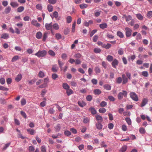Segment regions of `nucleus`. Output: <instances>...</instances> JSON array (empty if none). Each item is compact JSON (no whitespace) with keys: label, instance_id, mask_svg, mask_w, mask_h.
<instances>
[{"label":"nucleus","instance_id":"1","mask_svg":"<svg viewBox=\"0 0 152 152\" xmlns=\"http://www.w3.org/2000/svg\"><path fill=\"white\" fill-rule=\"evenodd\" d=\"M127 92L123 90L122 92H119L118 95V99L121 100L122 99L123 96L126 97L127 96Z\"/></svg>","mask_w":152,"mask_h":152},{"label":"nucleus","instance_id":"2","mask_svg":"<svg viewBox=\"0 0 152 152\" xmlns=\"http://www.w3.org/2000/svg\"><path fill=\"white\" fill-rule=\"evenodd\" d=\"M47 53V51L45 50H39L38 52L36 53L35 55L39 58L44 56Z\"/></svg>","mask_w":152,"mask_h":152},{"label":"nucleus","instance_id":"3","mask_svg":"<svg viewBox=\"0 0 152 152\" xmlns=\"http://www.w3.org/2000/svg\"><path fill=\"white\" fill-rule=\"evenodd\" d=\"M130 97L134 101H137L138 100V98L136 94L133 92H130Z\"/></svg>","mask_w":152,"mask_h":152},{"label":"nucleus","instance_id":"4","mask_svg":"<svg viewBox=\"0 0 152 152\" xmlns=\"http://www.w3.org/2000/svg\"><path fill=\"white\" fill-rule=\"evenodd\" d=\"M125 29L126 31V35L127 37H130L132 34V30L129 28L126 27L125 28Z\"/></svg>","mask_w":152,"mask_h":152},{"label":"nucleus","instance_id":"5","mask_svg":"<svg viewBox=\"0 0 152 152\" xmlns=\"http://www.w3.org/2000/svg\"><path fill=\"white\" fill-rule=\"evenodd\" d=\"M45 27L46 29L48 30H51V31L52 33H53V32L52 29V23H46L45 25Z\"/></svg>","mask_w":152,"mask_h":152},{"label":"nucleus","instance_id":"6","mask_svg":"<svg viewBox=\"0 0 152 152\" xmlns=\"http://www.w3.org/2000/svg\"><path fill=\"white\" fill-rule=\"evenodd\" d=\"M118 64V62L116 59H114L112 62V66L114 68H116V66Z\"/></svg>","mask_w":152,"mask_h":152},{"label":"nucleus","instance_id":"7","mask_svg":"<svg viewBox=\"0 0 152 152\" xmlns=\"http://www.w3.org/2000/svg\"><path fill=\"white\" fill-rule=\"evenodd\" d=\"M58 69V67H57L56 64L54 65H52V67L51 69L52 71L54 72H57Z\"/></svg>","mask_w":152,"mask_h":152},{"label":"nucleus","instance_id":"8","mask_svg":"<svg viewBox=\"0 0 152 152\" xmlns=\"http://www.w3.org/2000/svg\"><path fill=\"white\" fill-rule=\"evenodd\" d=\"M122 18H126V22L128 21L131 20L132 19V17L130 15L126 16V15H124L122 17Z\"/></svg>","mask_w":152,"mask_h":152},{"label":"nucleus","instance_id":"9","mask_svg":"<svg viewBox=\"0 0 152 152\" xmlns=\"http://www.w3.org/2000/svg\"><path fill=\"white\" fill-rule=\"evenodd\" d=\"M31 23L33 25L37 27H39L40 26V24L37 23V21L36 20H32L31 22Z\"/></svg>","mask_w":152,"mask_h":152},{"label":"nucleus","instance_id":"10","mask_svg":"<svg viewBox=\"0 0 152 152\" xmlns=\"http://www.w3.org/2000/svg\"><path fill=\"white\" fill-rule=\"evenodd\" d=\"M11 8L10 6H8L4 10V13L6 14H8L9 13L11 10Z\"/></svg>","mask_w":152,"mask_h":152},{"label":"nucleus","instance_id":"11","mask_svg":"<svg viewBox=\"0 0 152 152\" xmlns=\"http://www.w3.org/2000/svg\"><path fill=\"white\" fill-rule=\"evenodd\" d=\"M148 102V100L147 99H143L142 100L141 107H142L145 106V105Z\"/></svg>","mask_w":152,"mask_h":152},{"label":"nucleus","instance_id":"12","mask_svg":"<svg viewBox=\"0 0 152 152\" xmlns=\"http://www.w3.org/2000/svg\"><path fill=\"white\" fill-rule=\"evenodd\" d=\"M77 103L79 106L81 107H83L86 105V103L84 101H78Z\"/></svg>","mask_w":152,"mask_h":152},{"label":"nucleus","instance_id":"13","mask_svg":"<svg viewBox=\"0 0 152 152\" xmlns=\"http://www.w3.org/2000/svg\"><path fill=\"white\" fill-rule=\"evenodd\" d=\"M96 126L97 129H101L102 128V125L101 123L98 122L96 124Z\"/></svg>","mask_w":152,"mask_h":152},{"label":"nucleus","instance_id":"14","mask_svg":"<svg viewBox=\"0 0 152 152\" xmlns=\"http://www.w3.org/2000/svg\"><path fill=\"white\" fill-rule=\"evenodd\" d=\"M59 26L58 24L57 23H55L52 24V28H53L56 30H58L59 29Z\"/></svg>","mask_w":152,"mask_h":152},{"label":"nucleus","instance_id":"15","mask_svg":"<svg viewBox=\"0 0 152 152\" xmlns=\"http://www.w3.org/2000/svg\"><path fill=\"white\" fill-rule=\"evenodd\" d=\"M22 76L21 74H18L15 78V80L17 82H19L21 79Z\"/></svg>","mask_w":152,"mask_h":152},{"label":"nucleus","instance_id":"16","mask_svg":"<svg viewBox=\"0 0 152 152\" xmlns=\"http://www.w3.org/2000/svg\"><path fill=\"white\" fill-rule=\"evenodd\" d=\"M9 37V35L8 34L4 33L1 37V38L4 39H8Z\"/></svg>","mask_w":152,"mask_h":152},{"label":"nucleus","instance_id":"17","mask_svg":"<svg viewBox=\"0 0 152 152\" xmlns=\"http://www.w3.org/2000/svg\"><path fill=\"white\" fill-rule=\"evenodd\" d=\"M104 87L107 90L110 91L111 89V86L109 84H105L104 86Z\"/></svg>","mask_w":152,"mask_h":152},{"label":"nucleus","instance_id":"18","mask_svg":"<svg viewBox=\"0 0 152 152\" xmlns=\"http://www.w3.org/2000/svg\"><path fill=\"white\" fill-rule=\"evenodd\" d=\"M10 5L13 7H16L18 6V4L16 2H12L10 3Z\"/></svg>","mask_w":152,"mask_h":152},{"label":"nucleus","instance_id":"19","mask_svg":"<svg viewBox=\"0 0 152 152\" xmlns=\"http://www.w3.org/2000/svg\"><path fill=\"white\" fill-rule=\"evenodd\" d=\"M107 25L105 23H104L101 24H100L99 25V27L102 29L106 28L107 27Z\"/></svg>","mask_w":152,"mask_h":152},{"label":"nucleus","instance_id":"20","mask_svg":"<svg viewBox=\"0 0 152 152\" xmlns=\"http://www.w3.org/2000/svg\"><path fill=\"white\" fill-rule=\"evenodd\" d=\"M94 93L95 95H99L101 93V91L99 89H95L94 91Z\"/></svg>","mask_w":152,"mask_h":152},{"label":"nucleus","instance_id":"21","mask_svg":"<svg viewBox=\"0 0 152 152\" xmlns=\"http://www.w3.org/2000/svg\"><path fill=\"white\" fill-rule=\"evenodd\" d=\"M93 23V21L92 20H90L88 22H85L84 23V25L85 26L88 27L90 24H91Z\"/></svg>","mask_w":152,"mask_h":152},{"label":"nucleus","instance_id":"22","mask_svg":"<svg viewBox=\"0 0 152 152\" xmlns=\"http://www.w3.org/2000/svg\"><path fill=\"white\" fill-rule=\"evenodd\" d=\"M107 59L108 61L111 62L113 60V57L111 55H108L107 57Z\"/></svg>","mask_w":152,"mask_h":152},{"label":"nucleus","instance_id":"23","mask_svg":"<svg viewBox=\"0 0 152 152\" xmlns=\"http://www.w3.org/2000/svg\"><path fill=\"white\" fill-rule=\"evenodd\" d=\"M63 88L66 90L69 88L70 87L69 85L66 83H64L63 84Z\"/></svg>","mask_w":152,"mask_h":152},{"label":"nucleus","instance_id":"24","mask_svg":"<svg viewBox=\"0 0 152 152\" xmlns=\"http://www.w3.org/2000/svg\"><path fill=\"white\" fill-rule=\"evenodd\" d=\"M47 9L49 12H52L53 11V7L52 5L48 4L47 6Z\"/></svg>","mask_w":152,"mask_h":152},{"label":"nucleus","instance_id":"25","mask_svg":"<svg viewBox=\"0 0 152 152\" xmlns=\"http://www.w3.org/2000/svg\"><path fill=\"white\" fill-rule=\"evenodd\" d=\"M42 33L40 31L37 32L36 34V37L37 39H40L42 36Z\"/></svg>","mask_w":152,"mask_h":152},{"label":"nucleus","instance_id":"26","mask_svg":"<svg viewBox=\"0 0 152 152\" xmlns=\"http://www.w3.org/2000/svg\"><path fill=\"white\" fill-rule=\"evenodd\" d=\"M127 149V147L126 145H124L122 146L120 149V152H125Z\"/></svg>","mask_w":152,"mask_h":152},{"label":"nucleus","instance_id":"27","mask_svg":"<svg viewBox=\"0 0 152 152\" xmlns=\"http://www.w3.org/2000/svg\"><path fill=\"white\" fill-rule=\"evenodd\" d=\"M66 93L68 96H69L73 93V91L72 89L69 88L66 90Z\"/></svg>","mask_w":152,"mask_h":152},{"label":"nucleus","instance_id":"28","mask_svg":"<svg viewBox=\"0 0 152 152\" xmlns=\"http://www.w3.org/2000/svg\"><path fill=\"white\" fill-rule=\"evenodd\" d=\"M89 110L91 112L92 114L93 115H94L96 113V111L94 108H90L89 109Z\"/></svg>","mask_w":152,"mask_h":152},{"label":"nucleus","instance_id":"29","mask_svg":"<svg viewBox=\"0 0 152 152\" xmlns=\"http://www.w3.org/2000/svg\"><path fill=\"white\" fill-rule=\"evenodd\" d=\"M55 128L56 132H59L61 129L60 125L59 124H57V125L55 127Z\"/></svg>","mask_w":152,"mask_h":152},{"label":"nucleus","instance_id":"30","mask_svg":"<svg viewBox=\"0 0 152 152\" xmlns=\"http://www.w3.org/2000/svg\"><path fill=\"white\" fill-rule=\"evenodd\" d=\"M27 131L28 132H29V133L32 135H34L35 132L32 129H27Z\"/></svg>","mask_w":152,"mask_h":152},{"label":"nucleus","instance_id":"31","mask_svg":"<svg viewBox=\"0 0 152 152\" xmlns=\"http://www.w3.org/2000/svg\"><path fill=\"white\" fill-rule=\"evenodd\" d=\"M48 32H45L43 35L42 40L43 41H45L46 39L48 37Z\"/></svg>","mask_w":152,"mask_h":152},{"label":"nucleus","instance_id":"32","mask_svg":"<svg viewBox=\"0 0 152 152\" xmlns=\"http://www.w3.org/2000/svg\"><path fill=\"white\" fill-rule=\"evenodd\" d=\"M117 35L119 37L121 38H123L124 37V35L123 33L120 31H118L117 33Z\"/></svg>","mask_w":152,"mask_h":152},{"label":"nucleus","instance_id":"33","mask_svg":"<svg viewBox=\"0 0 152 152\" xmlns=\"http://www.w3.org/2000/svg\"><path fill=\"white\" fill-rule=\"evenodd\" d=\"M58 63L59 65V66L61 69V70H62V66L64 64V63L61 61L58 60Z\"/></svg>","mask_w":152,"mask_h":152},{"label":"nucleus","instance_id":"34","mask_svg":"<svg viewBox=\"0 0 152 152\" xmlns=\"http://www.w3.org/2000/svg\"><path fill=\"white\" fill-rule=\"evenodd\" d=\"M24 7L23 6H20L17 9V11L19 12H21L23 11Z\"/></svg>","mask_w":152,"mask_h":152},{"label":"nucleus","instance_id":"35","mask_svg":"<svg viewBox=\"0 0 152 152\" xmlns=\"http://www.w3.org/2000/svg\"><path fill=\"white\" fill-rule=\"evenodd\" d=\"M58 13L57 11H55L53 13V16H51V17L52 18H57L58 17Z\"/></svg>","mask_w":152,"mask_h":152},{"label":"nucleus","instance_id":"36","mask_svg":"<svg viewBox=\"0 0 152 152\" xmlns=\"http://www.w3.org/2000/svg\"><path fill=\"white\" fill-rule=\"evenodd\" d=\"M136 17L140 20H142L143 18V16L140 14H136Z\"/></svg>","mask_w":152,"mask_h":152},{"label":"nucleus","instance_id":"37","mask_svg":"<svg viewBox=\"0 0 152 152\" xmlns=\"http://www.w3.org/2000/svg\"><path fill=\"white\" fill-rule=\"evenodd\" d=\"M111 47V45L107 43V45L104 44L103 48H105L106 49H108L110 48Z\"/></svg>","mask_w":152,"mask_h":152},{"label":"nucleus","instance_id":"38","mask_svg":"<svg viewBox=\"0 0 152 152\" xmlns=\"http://www.w3.org/2000/svg\"><path fill=\"white\" fill-rule=\"evenodd\" d=\"M94 51L96 53H100L101 51V50L100 48H96L94 49Z\"/></svg>","mask_w":152,"mask_h":152},{"label":"nucleus","instance_id":"39","mask_svg":"<svg viewBox=\"0 0 152 152\" xmlns=\"http://www.w3.org/2000/svg\"><path fill=\"white\" fill-rule=\"evenodd\" d=\"M38 76L39 77L43 78L45 76L44 73L42 71H40L38 74Z\"/></svg>","mask_w":152,"mask_h":152},{"label":"nucleus","instance_id":"40","mask_svg":"<svg viewBox=\"0 0 152 152\" xmlns=\"http://www.w3.org/2000/svg\"><path fill=\"white\" fill-rule=\"evenodd\" d=\"M125 120L129 125H131V121L129 118H125Z\"/></svg>","mask_w":152,"mask_h":152},{"label":"nucleus","instance_id":"41","mask_svg":"<svg viewBox=\"0 0 152 152\" xmlns=\"http://www.w3.org/2000/svg\"><path fill=\"white\" fill-rule=\"evenodd\" d=\"M80 7L81 9H84L87 8L88 7V5L86 4H81L80 5Z\"/></svg>","mask_w":152,"mask_h":152},{"label":"nucleus","instance_id":"42","mask_svg":"<svg viewBox=\"0 0 152 152\" xmlns=\"http://www.w3.org/2000/svg\"><path fill=\"white\" fill-rule=\"evenodd\" d=\"M99 111L100 113H103L106 112V110L105 108H101L99 109Z\"/></svg>","mask_w":152,"mask_h":152},{"label":"nucleus","instance_id":"43","mask_svg":"<svg viewBox=\"0 0 152 152\" xmlns=\"http://www.w3.org/2000/svg\"><path fill=\"white\" fill-rule=\"evenodd\" d=\"M81 56L82 55L79 53H77L75 54L74 56L75 58H80L81 57Z\"/></svg>","mask_w":152,"mask_h":152},{"label":"nucleus","instance_id":"44","mask_svg":"<svg viewBox=\"0 0 152 152\" xmlns=\"http://www.w3.org/2000/svg\"><path fill=\"white\" fill-rule=\"evenodd\" d=\"M52 77L53 80H56L58 77V76L56 74L53 73L52 75Z\"/></svg>","mask_w":152,"mask_h":152},{"label":"nucleus","instance_id":"45","mask_svg":"<svg viewBox=\"0 0 152 152\" xmlns=\"http://www.w3.org/2000/svg\"><path fill=\"white\" fill-rule=\"evenodd\" d=\"M19 58V57L18 56H15L12 58L11 61L12 62L15 61L16 60H18Z\"/></svg>","mask_w":152,"mask_h":152},{"label":"nucleus","instance_id":"46","mask_svg":"<svg viewBox=\"0 0 152 152\" xmlns=\"http://www.w3.org/2000/svg\"><path fill=\"white\" fill-rule=\"evenodd\" d=\"M72 20L71 17L70 16H68L66 18V21L67 23H69L71 22Z\"/></svg>","mask_w":152,"mask_h":152},{"label":"nucleus","instance_id":"47","mask_svg":"<svg viewBox=\"0 0 152 152\" xmlns=\"http://www.w3.org/2000/svg\"><path fill=\"white\" fill-rule=\"evenodd\" d=\"M21 104L23 106L25 105L26 103V100L24 99H22L20 101Z\"/></svg>","mask_w":152,"mask_h":152},{"label":"nucleus","instance_id":"48","mask_svg":"<svg viewBox=\"0 0 152 152\" xmlns=\"http://www.w3.org/2000/svg\"><path fill=\"white\" fill-rule=\"evenodd\" d=\"M122 81V78L121 77H119L117 78L116 82L118 84H120L121 83Z\"/></svg>","mask_w":152,"mask_h":152},{"label":"nucleus","instance_id":"49","mask_svg":"<svg viewBox=\"0 0 152 152\" xmlns=\"http://www.w3.org/2000/svg\"><path fill=\"white\" fill-rule=\"evenodd\" d=\"M96 118L97 121H102V117L99 115H97L96 116Z\"/></svg>","mask_w":152,"mask_h":152},{"label":"nucleus","instance_id":"50","mask_svg":"<svg viewBox=\"0 0 152 152\" xmlns=\"http://www.w3.org/2000/svg\"><path fill=\"white\" fill-rule=\"evenodd\" d=\"M128 79L126 77L122 79L123 80L122 84H126L128 82Z\"/></svg>","mask_w":152,"mask_h":152},{"label":"nucleus","instance_id":"51","mask_svg":"<svg viewBox=\"0 0 152 152\" xmlns=\"http://www.w3.org/2000/svg\"><path fill=\"white\" fill-rule=\"evenodd\" d=\"M9 89L7 88H5L3 86L0 85V90L3 91H8Z\"/></svg>","mask_w":152,"mask_h":152},{"label":"nucleus","instance_id":"52","mask_svg":"<svg viewBox=\"0 0 152 152\" xmlns=\"http://www.w3.org/2000/svg\"><path fill=\"white\" fill-rule=\"evenodd\" d=\"M139 132L140 133L144 134L145 133V131L144 129L142 127H141L140 128Z\"/></svg>","mask_w":152,"mask_h":152},{"label":"nucleus","instance_id":"53","mask_svg":"<svg viewBox=\"0 0 152 152\" xmlns=\"http://www.w3.org/2000/svg\"><path fill=\"white\" fill-rule=\"evenodd\" d=\"M90 121L89 118H86L83 119V122L84 123L86 124L88 123Z\"/></svg>","mask_w":152,"mask_h":152},{"label":"nucleus","instance_id":"54","mask_svg":"<svg viewBox=\"0 0 152 152\" xmlns=\"http://www.w3.org/2000/svg\"><path fill=\"white\" fill-rule=\"evenodd\" d=\"M94 70L96 73L97 74L100 73L101 71L100 69L98 66L95 67Z\"/></svg>","mask_w":152,"mask_h":152},{"label":"nucleus","instance_id":"55","mask_svg":"<svg viewBox=\"0 0 152 152\" xmlns=\"http://www.w3.org/2000/svg\"><path fill=\"white\" fill-rule=\"evenodd\" d=\"M107 105V103L106 102L103 101L101 103L100 105L102 107H104L106 106Z\"/></svg>","mask_w":152,"mask_h":152},{"label":"nucleus","instance_id":"56","mask_svg":"<svg viewBox=\"0 0 152 152\" xmlns=\"http://www.w3.org/2000/svg\"><path fill=\"white\" fill-rule=\"evenodd\" d=\"M49 54L52 56H54L55 55V53L54 52L51 50H49L48 52Z\"/></svg>","mask_w":152,"mask_h":152},{"label":"nucleus","instance_id":"57","mask_svg":"<svg viewBox=\"0 0 152 152\" xmlns=\"http://www.w3.org/2000/svg\"><path fill=\"white\" fill-rule=\"evenodd\" d=\"M126 74L127 77V78L129 80H131V75L130 73L128 72H126Z\"/></svg>","mask_w":152,"mask_h":152},{"label":"nucleus","instance_id":"58","mask_svg":"<svg viewBox=\"0 0 152 152\" xmlns=\"http://www.w3.org/2000/svg\"><path fill=\"white\" fill-rule=\"evenodd\" d=\"M142 75L145 77H147L148 76V72L146 71H143L142 72Z\"/></svg>","mask_w":152,"mask_h":152},{"label":"nucleus","instance_id":"59","mask_svg":"<svg viewBox=\"0 0 152 152\" xmlns=\"http://www.w3.org/2000/svg\"><path fill=\"white\" fill-rule=\"evenodd\" d=\"M20 114L21 115L25 118H26L27 117V115L26 113L23 111H21L20 112Z\"/></svg>","mask_w":152,"mask_h":152},{"label":"nucleus","instance_id":"60","mask_svg":"<svg viewBox=\"0 0 152 152\" xmlns=\"http://www.w3.org/2000/svg\"><path fill=\"white\" fill-rule=\"evenodd\" d=\"M118 53L120 55H122L124 53V50L123 49L121 48L118 51Z\"/></svg>","mask_w":152,"mask_h":152},{"label":"nucleus","instance_id":"61","mask_svg":"<svg viewBox=\"0 0 152 152\" xmlns=\"http://www.w3.org/2000/svg\"><path fill=\"white\" fill-rule=\"evenodd\" d=\"M142 38V36L141 34L139 33L137 35L136 37V39L137 40H139L140 39Z\"/></svg>","mask_w":152,"mask_h":152},{"label":"nucleus","instance_id":"62","mask_svg":"<svg viewBox=\"0 0 152 152\" xmlns=\"http://www.w3.org/2000/svg\"><path fill=\"white\" fill-rule=\"evenodd\" d=\"M5 82V80L4 78H0V83L1 84H4Z\"/></svg>","mask_w":152,"mask_h":152},{"label":"nucleus","instance_id":"63","mask_svg":"<svg viewBox=\"0 0 152 152\" xmlns=\"http://www.w3.org/2000/svg\"><path fill=\"white\" fill-rule=\"evenodd\" d=\"M70 130L74 134H76L77 133V130L74 128H71L70 129Z\"/></svg>","mask_w":152,"mask_h":152},{"label":"nucleus","instance_id":"64","mask_svg":"<svg viewBox=\"0 0 152 152\" xmlns=\"http://www.w3.org/2000/svg\"><path fill=\"white\" fill-rule=\"evenodd\" d=\"M147 16L148 18H151L152 17V11H149L147 14Z\"/></svg>","mask_w":152,"mask_h":152}]
</instances>
